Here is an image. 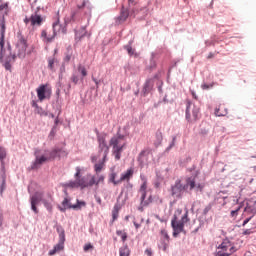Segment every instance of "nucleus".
Segmentation results:
<instances>
[{"instance_id":"f257e3e1","label":"nucleus","mask_w":256,"mask_h":256,"mask_svg":"<svg viewBox=\"0 0 256 256\" xmlns=\"http://www.w3.org/2000/svg\"><path fill=\"white\" fill-rule=\"evenodd\" d=\"M35 160L32 162L30 169L31 171H37L49 163V161H55L57 157H67V152L61 148H54L52 150H35L34 152Z\"/></svg>"},{"instance_id":"f03ea898","label":"nucleus","mask_w":256,"mask_h":256,"mask_svg":"<svg viewBox=\"0 0 256 256\" xmlns=\"http://www.w3.org/2000/svg\"><path fill=\"white\" fill-rule=\"evenodd\" d=\"M199 177V171L193 173L190 177L186 178V183H183L181 179H177L171 186L170 195L174 199H183V194L188 189L193 191L195 189V178Z\"/></svg>"},{"instance_id":"7ed1b4c3","label":"nucleus","mask_w":256,"mask_h":256,"mask_svg":"<svg viewBox=\"0 0 256 256\" xmlns=\"http://www.w3.org/2000/svg\"><path fill=\"white\" fill-rule=\"evenodd\" d=\"M185 223H189V211H186L180 221H177V215H174L171 220L173 229V237H179L180 233H185Z\"/></svg>"},{"instance_id":"20e7f679","label":"nucleus","mask_w":256,"mask_h":256,"mask_svg":"<svg viewBox=\"0 0 256 256\" xmlns=\"http://www.w3.org/2000/svg\"><path fill=\"white\" fill-rule=\"evenodd\" d=\"M74 177L78 181V187H81V189H87L95 185V176L87 174V177H81V168L79 166L76 167V173Z\"/></svg>"},{"instance_id":"39448f33","label":"nucleus","mask_w":256,"mask_h":256,"mask_svg":"<svg viewBox=\"0 0 256 256\" xmlns=\"http://www.w3.org/2000/svg\"><path fill=\"white\" fill-rule=\"evenodd\" d=\"M137 13H139V10L132 8L131 10L129 8H125L122 6L120 10V14L118 17L115 18L116 25H121L122 23H125L129 17L135 18L137 16Z\"/></svg>"},{"instance_id":"423d86ee","label":"nucleus","mask_w":256,"mask_h":256,"mask_svg":"<svg viewBox=\"0 0 256 256\" xmlns=\"http://www.w3.org/2000/svg\"><path fill=\"white\" fill-rule=\"evenodd\" d=\"M56 231L59 235V240L54 248L49 251L48 255L50 256H53L55 253H59V251H63L65 249V229L62 228V226H57Z\"/></svg>"},{"instance_id":"0eeeda50","label":"nucleus","mask_w":256,"mask_h":256,"mask_svg":"<svg viewBox=\"0 0 256 256\" xmlns=\"http://www.w3.org/2000/svg\"><path fill=\"white\" fill-rule=\"evenodd\" d=\"M199 119V107H197L193 102L187 101L186 103V120L188 123L191 121H197Z\"/></svg>"},{"instance_id":"6e6552de","label":"nucleus","mask_w":256,"mask_h":256,"mask_svg":"<svg viewBox=\"0 0 256 256\" xmlns=\"http://www.w3.org/2000/svg\"><path fill=\"white\" fill-rule=\"evenodd\" d=\"M8 7L9 3H2V1L0 0V47H4L5 45V14H3V10L8 9Z\"/></svg>"},{"instance_id":"1a4fd4ad","label":"nucleus","mask_w":256,"mask_h":256,"mask_svg":"<svg viewBox=\"0 0 256 256\" xmlns=\"http://www.w3.org/2000/svg\"><path fill=\"white\" fill-rule=\"evenodd\" d=\"M85 205H86L85 201H79V200H77L76 204L72 205L69 198L66 197L62 201V206L58 205V209L59 211H61V213H65L67 209H75L76 211H79V209H81V207H85Z\"/></svg>"},{"instance_id":"9d476101","label":"nucleus","mask_w":256,"mask_h":256,"mask_svg":"<svg viewBox=\"0 0 256 256\" xmlns=\"http://www.w3.org/2000/svg\"><path fill=\"white\" fill-rule=\"evenodd\" d=\"M97 141L99 145L98 146L99 155L102 156V160L105 161V159H107V155H109V145H107V140L105 139V135L98 134Z\"/></svg>"},{"instance_id":"9b49d317","label":"nucleus","mask_w":256,"mask_h":256,"mask_svg":"<svg viewBox=\"0 0 256 256\" xmlns=\"http://www.w3.org/2000/svg\"><path fill=\"white\" fill-rule=\"evenodd\" d=\"M43 202V194L41 192H35L33 195L30 196V205L31 209L37 215L39 213V209L37 205Z\"/></svg>"},{"instance_id":"f8f14e48","label":"nucleus","mask_w":256,"mask_h":256,"mask_svg":"<svg viewBox=\"0 0 256 256\" xmlns=\"http://www.w3.org/2000/svg\"><path fill=\"white\" fill-rule=\"evenodd\" d=\"M154 85H155V81L153 80V78L147 79L142 88V92H141L142 97H147V95H149V93L153 91Z\"/></svg>"},{"instance_id":"ddd939ff","label":"nucleus","mask_w":256,"mask_h":256,"mask_svg":"<svg viewBox=\"0 0 256 256\" xmlns=\"http://www.w3.org/2000/svg\"><path fill=\"white\" fill-rule=\"evenodd\" d=\"M140 193H142L140 201H142L143 205H149V203H153V198L151 196H149V198L147 200V182H143V184L140 187Z\"/></svg>"},{"instance_id":"4468645a","label":"nucleus","mask_w":256,"mask_h":256,"mask_svg":"<svg viewBox=\"0 0 256 256\" xmlns=\"http://www.w3.org/2000/svg\"><path fill=\"white\" fill-rule=\"evenodd\" d=\"M16 56H8L5 58H3V46H1V51H0V62L4 63V67L6 69V71H11V61H15Z\"/></svg>"},{"instance_id":"2eb2a0df","label":"nucleus","mask_w":256,"mask_h":256,"mask_svg":"<svg viewBox=\"0 0 256 256\" xmlns=\"http://www.w3.org/2000/svg\"><path fill=\"white\" fill-rule=\"evenodd\" d=\"M52 31H53V35L51 36V38H47V42L51 43V41H53L55 39V37H57V33H65V28L61 27V24H59V21L54 22L52 25Z\"/></svg>"},{"instance_id":"dca6fc26","label":"nucleus","mask_w":256,"mask_h":256,"mask_svg":"<svg viewBox=\"0 0 256 256\" xmlns=\"http://www.w3.org/2000/svg\"><path fill=\"white\" fill-rule=\"evenodd\" d=\"M78 11H83V9H86L84 12L85 15L91 16V9H93V5H91V2L89 0H83L81 4H77Z\"/></svg>"},{"instance_id":"f3484780","label":"nucleus","mask_w":256,"mask_h":256,"mask_svg":"<svg viewBox=\"0 0 256 256\" xmlns=\"http://www.w3.org/2000/svg\"><path fill=\"white\" fill-rule=\"evenodd\" d=\"M30 21L32 27H41L43 25V17L37 14V12L30 16Z\"/></svg>"},{"instance_id":"a211bd4d","label":"nucleus","mask_w":256,"mask_h":256,"mask_svg":"<svg viewBox=\"0 0 256 256\" xmlns=\"http://www.w3.org/2000/svg\"><path fill=\"white\" fill-rule=\"evenodd\" d=\"M42 203L49 213L53 211V196L48 194L46 198H42Z\"/></svg>"},{"instance_id":"6ab92c4d","label":"nucleus","mask_w":256,"mask_h":256,"mask_svg":"<svg viewBox=\"0 0 256 256\" xmlns=\"http://www.w3.org/2000/svg\"><path fill=\"white\" fill-rule=\"evenodd\" d=\"M36 91L39 101H45L47 99V85L39 86Z\"/></svg>"},{"instance_id":"aec40b11","label":"nucleus","mask_w":256,"mask_h":256,"mask_svg":"<svg viewBox=\"0 0 256 256\" xmlns=\"http://www.w3.org/2000/svg\"><path fill=\"white\" fill-rule=\"evenodd\" d=\"M133 173H134L133 168H130L126 172L122 173L120 177V183L123 181H129V179L133 177Z\"/></svg>"},{"instance_id":"412c9836","label":"nucleus","mask_w":256,"mask_h":256,"mask_svg":"<svg viewBox=\"0 0 256 256\" xmlns=\"http://www.w3.org/2000/svg\"><path fill=\"white\" fill-rule=\"evenodd\" d=\"M245 211H250V213H256V200H249Z\"/></svg>"},{"instance_id":"4be33fe9","label":"nucleus","mask_w":256,"mask_h":256,"mask_svg":"<svg viewBox=\"0 0 256 256\" xmlns=\"http://www.w3.org/2000/svg\"><path fill=\"white\" fill-rule=\"evenodd\" d=\"M125 51H127L128 55L130 57H133L135 55V49H133V40H130L127 45H124Z\"/></svg>"},{"instance_id":"5701e85b","label":"nucleus","mask_w":256,"mask_h":256,"mask_svg":"<svg viewBox=\"0 0 256 256\" xmlns=\"http://www.w3.org/2000/svg\"><path fill=\"white\" fill-rule=\"evenodd\" d=\"M163 143V133L161 130L156 131V141L154 142L155 147H159Z\"/></svg>"},{"instance_id":"b1692460","label":"nucleus","mask_w":256,"mask_h":256,"mask_svg":"<svg viewBox=\"0 0 256 256\" xmlns=\"http://www.w3.org/2000/svg\"><path fill=\"white\" fill-rule=\"evenodd\" d=\"M145 155H147V151L143 150L140 152V154L138 156V163H139L140 167L145 166Z\"/></svg>"},{"instance_id":"393cba45","label":"nucleus","mask_w":256,"mask_h":256,"mask_svg":"<svg viewBox=\"0 0 256 256\" xmlns=\"http://www.w3.org/2000/svg\"><path fill=\"white\" fill-rule=\"evenodd\" d=\"M120 256H129L131 255V251L129 250V246L124 245L119 249Z\"/></svg>"},{"instance_id":"a878e982","label":"nucleus","mask_w":256,"mask_h":256,"mask_svg":"<svg viewBox=\"0 0 256 256\" xmlns=\"http://www.w3.org/2000/svg\"><path fill=\"white\" fill-rule=\"evenodd\" d=\"M6 157H7V151L5 150V148L0 146V161H1L2 167H3V165H5V158Z\"/></svg>"},{"instance_id":"bb28decb","label":"nucleus","mask_w":256,"mask_h":256,"mask_svg":"<svg viewBox=\"0 0 256 256\" xmlns=\"http://www.w3.org/2000/svg\"><path fill=\"white\" fill-rule=\"evenodd\" d=\"M34 112L36 115H40V117H47V115H49V113L43 110L41 106H38L36 109H34Z\"/></svg>"},{"instance_id":"cd10ccee","label":"nucleus","mask_w":256,"mask_h":256,"mask_svg":"<svg viewBox=\"0 0 256 256\" xmlns=\"http://www.w3.org/2000/svg\"><path fill=\"white\" fill-rule=\"evenodd\" d=\"M63 186L68 187L70 189H77V188H79V183L76 179L75 181H70L68 183H65Z\"/></svg>"},{"instance_id":"c85d7f7f","label":"nucleus","mask_w":256,"mask_h":256,"mask_svg":"<svg viewBox=\"0 0 256 256\" xmlns=\"http://www.w3.org/2000/svg\"><path fill=\"white\" fill-rule=\"evenodd\" d=\"M1 179L2 180H1V185H0V195H1V197H3V191H5V189H7L5 175H2Z\"/></svg>"},{"instance_id":"c756f323","label":"nucleus","mask_w":256,"mask_h":256,"mask_svg":"<svg viewBox=\"0 0 256 256\" xmlns=\"http://www.w3.org/2000/svg\"><path fill=\"white\" fill-rule=\"evenodd\" d=\"M118 217H119V205L115 204L114 208L112 210V219H113V221H117Z\"/></svg>"},{"instance_id":"7c9ffc66","label":"nucleus","mask_w":256,"mask_h":256,"mask_svg":"<svg viewBox=\"0 0 256 256\" xmlns=\"http://www.w3.org/2000/svg\"><path fill=\"white\" fill-rule=\"evenodd\" d=\"M71 57H73V50L71 48H67V52L64 57L65 63H69V61H71Z\"/></svg>"},{"instance_id":"2f4dec72","label":"nucleus","mask_w":256,"mask_h":256,"mask_svg":"<svg viewBox=\"0 0 256 256\" xmlns=\"http://www.w3.org/2000/svg\"><path fill=\"white\" fill-rule=\"evenodd\" d=\"M99 183H105V176L99 175L98 179L96 176H94V185H96V187H99Z\"/></svg>"},{"instance_id":"473e14b6","label":"nucleus","mask_w":256,"mask_h":256,"mask_svg":"<svg viewBox=\"0 0 256 256\" xmlns=\"http://www.w3.org/2000/svg\"><path fill=\"white\" fill-rule=\"evenodd\" d=\"M110 145L112 147H118V146L123 145V144H121V140H119V138H115V136H114L110 140Z\"/></svg>"},{"instance_id":"72a5a7b5","label":"nucleus","mask_w":256,"mask_h":256,"mask_svg":"<svg viewBox=\"0 0 256 256\" xmlns=\"http://www.w3.org/2000/svg\"><path fill=\"white\" fill-rule=\"evenodd\" d=\"M55 61V57L48 58V69H50V71H53L55 69Z\"/></svg>"},{"instance_id":"f704fd0d","label":"nucleus","mask_w":256,"mask_h":256,"mask_svg":"<svg viewBox=\"0 0 256 256\" xmlns=\"http://www.w3.org/2000/svg\"><path fill=\"white\" fill-rule=\"evenodd\" d=\"M115 177H117V174L115 172L111 173L109 181H110V183H113L114 185H119V183H121V181L115 180Z\"/></svg>"},{"instance_id":"c9c22d12","label":"nucleus","mask_w":256,"mask_h":256,"mask_svg":"<svg viewBox=\"0 0 256 256\" xmlns=\"http://www.w3.org/2000/svg\"><path fill=\"white\" fill-rule=\"evenodd\" d=\"M91 79H92V81L95 83V89H96V91H99V85H101V81L102 80H99V79H97V78H95V75H93L92 74V76H91Z\"/></svg>"},{"instance_id":"e433bc0d","label":"nucleus","mask_w":256,"mask_h":256,"mask_svg":"<svg viewBox=\"0 0 256 256\" xmlns=\"http://www.w3.org/2000/svg\"><path fill=\"white\" fill-rule=\"evenodd\" d=\"M78 71L81 73L82 77H87V69L83 65L78 66Z\"/></svg>"},{"instance_id":"4c0bfd02","label":"nucleus","mask_w":256,"mask_h":256,"mask_svg":"<svg viewBox=\"0 0 256 256\" xmlns=\"http://www.w3.org/2000/svg\"><path fill=\"white\" fill-rule=\"evenodd\" d=\"M76 15H77V11L71 12L70 18H66V19H65V23H71V21L74 22Z\"/></svg>"},{"instance_id":"58836bf2","label":"nucleus","mask_w":256,"mask_h":256,"mask_svg":"<svg viewBox=\"0 0 256 256\" xmlns=\"http://www.w3.org/2000/svg\"><path fill=\"white\" fill-rule=\"evenodd\" d=\"M203 184H201V183H197V176L195 177V187H194V189H195V191H203Z\"/></svg>"},{"instance_id":"ea45409f","label":"nucleus","mask_w":256,"mask_h":256,"mask_svg":"<svg viewBox=\"0 0 256 256\" xmlns=\"http://www.w3.org/2000/svg\"><path fill=\"white\" fill-rule=\"evenodd\" d=\"M175 141H177V136H173V137H172V142H171L170 145L166 148V151H171V149H173V147H175Z\"/></svg>"},{"instance_id":"a19ab883","label":"nucleus","mask_w":256,"mask_h":256,"mask_svg":"<svg viewBox=\"0 0 256 256\" xmlns=\"http://www.w3.org/2000/svg\"><path fill=\"white\" fill-rule=\"evenodd\" d=\"M124 147H125V144H122L120 146H113L114 153H122Z\"/></svg>"},{"instance_id":"79ce46f5","label":"nucleus","mask_w":256,"mask_h":256,"mask_svg":"<svg viewBox=\"0 0 256 256\" xmlns=\"http://www.w3.org/2000/svg\"><path fill=\"white\" fill-rule=\"evenodd\" d=\"M4 221H5V217L3 216V209L0 208V231L3 229Z\"/></svg>"},{"instance_id":"37998d69","label":"nucleus","mask_w":256,"mask_h":256,"mask_svg":"<svg viewBox=\"0 0 256 256\" xmlns=\"http://www.w3.org/2000/svg\"><path fill=\"white\" fill-rule=\"evenodd\" d=\"M214 115L216 117H224V114L221 112V108L220 107H216L214 110Z\"/></svg>"},{"instance_id":"c03bdc74","label":"nucleus","mask_w":256,"mask_h":256,"mask_svg":"<svg viewBox=\"0 0 256 256\" xmlns=\"http://www.w3.org/2000/svg\"><path fill=\"white\" fill-rule=\"evenodd\" d=\"M94 169H95V172H96V173H100V171L103 170V162H102V163L95 164Z\"/></svg>"},{"instance_id":"a18cd8bd","label":"nucleus","mask_w":256,"mask_h":256,"mask_svg":"<svg viewBox=\"0 0 256 256\" xmlns=\"http://www.w3.org/2000/svg\"><path fill=\"white\" fill-rule=\"evenodd\" d=\"M19 43H20V45H22L26 49V47H27V40L25 38H23V36L20 37Z\"/></svg>"},{"instance_id":"49530a36","label":"nucleus","mask_w":256,"mask_h":256,"mask_svg":"<svg viewBox=\"0 0 256 256\" xmlns=\"http://www.w3.org/2000/svg\"><path fill=\"white\" fill-rule=\"evenodd\" d=\"M94 246L91 243L85 244L83 249L85 251V253H87V251H89L90 249H93Z\"/></svg>"},{"instance_id":"de8ad7c7","label":"nucleus","mask_w":256,"mask_h":256,"mask_svg":"<svg viewBox=\"0 0 256 256\" xmlns=\"http://www.w3.org/2000/svg\"><path fill=\"white\" fill-rule=\"evenodd\" d=\"M59 115H61V110L58 111L57 117L54 120L55 129H57V125H59Z\"/></svg>"},{"instance_id":"09e8293b","label":"nucleus","mask_w":256,"mask_h":256,"mask_svg":"<svg viewBox=\"0 0 256 256\" xmlns=\"http://www.w3.org/2000/svg\"><path fill=\"white\" fill-rule=\"evenodd\" d=\"M161 235L166 239V241H169V234L167 233V230H161Z\"/></svg>"},{"instance_id":"8fccbe9b","label":"nucleus","mask_w":256,"mask_h":256,"mask_svg":"<svg viewBox=\"0 0 256 256\" xmlns=\"http://www.w3.org/2000/svg\"><path fill=\"white\" fill-rule=\"evenodd\" d=\"M94 199H95L96 203H98V205H103V202L101 200V196L94 195Z\"/></svg>"},{"instance_id":"3c124183","label":"nucleus","mask_w":256,"mask_h":256,"mask_svg":"<svg viewBox=\"0 0 256 256\" xmlns=\"http://www.w3.org/2000/svg\"><path fill=\"white\" fill-rule=\"evenodd\" d=\"M128 4H129L128 9L130 11H131V9H137V8L133 7V5H135V0H128Z\"/></svg>"},{"instance_id":"603ef678","label":"nucleus","mask_w":256,"mask_h":256,"mask_svg":"<svg viewBox=\"0 0 256 256\" xmlns=\"http://www.w3.org/2000/svg\"><path fill=\"white\" fill-rule=\"evenodd\" d=\"M211 87H213V84H202L201 85V88L203 89V90H208V89H211Z\"/></svg>"},{"instance_id":"864d4df0","label":"nucleus","mask_w":256,"mask_h":256,"mask_svg":"<svg viewBox=\"0 0 256 256\" xmlns=\"http://www.w3.org/2000/svg\"><path fill=\"white\" fill-rule=\"evenodd\" d=\"M71 81L72 83H75V85H77V83H79V77L77 75H73L71 77Z\"/></svg>"},{"instance_id":"5fc2aeb1","label":"nucleus","mask_w":256,"mask_h":256,"mask_svg":"<svg viewBox=\"0 0 256 256\" xmlns=\"http://www.w3.org/2000/svg\"><path fill=\"white\" fill-rule=\"evenodd\" d=\"M41 37H43L44 39H46V41H47V39L51 38V36H47V31H46V30H43V31L41 32Z\"/></svg>"},{"instance_id":"6e6d98bb","label":"nucleus","mask_w":256,"mask_h":256,"mask_svg":"<svg viewBox=\"0 0 256 256\" xmlns=\"http://www.w3.org/2000/svg\"><path fill=\"white\" fill-rule=\"evenodd\" d=\"M239 209H241V207H238L236 210H232L231 211V216L232 217H237V213H239Z\"/></svg>"},{"instance_id":"4d7b16f0","label":"nucleus","mask_w":256,"mask_h":256,"mask_svg":"<svg viewBox=\"0 0 256 256\" xmlns=\"http://www.w3.org/2000/svg\"><path fill=\"white\" fill-rule=\"evenodd\" d=\"M209 211H211V206H206L203 210V215H207L209 213Z\"/></svg>"},{"instance_id":"13d9d810","label":"nucleus","mask_w":256,"mask_h":256,"mask_svg":"<svg viewBox=\"0 0 256 256\" xmlns=\"http://www.w3.org/2000/svg\"><path fill=\"white\" fill-rule=\"evenodd\" d=\"M153 57H154V54L152 53V59H151L150 69H154V67H157V63H155V62L153 61Z\"/></svg>"},{"instance_id":"bf43d9fd","label":"nucleus","mask_w":256,"mask_h":256,"mask_svg":"<svg viewBox=\"0 0 256 256\" xmlns=\"http://www.w3.org/2000/svg\"><path fill=\"white\" fill-rule=\"evenodd\" d=\"M145 254H146L147 256H153V251L151 250V248H147V249L145 250Z\"/></svg>"},{"instance_id":"052dcab7","label":"nucleus","mask_w":256,"mask_h":256,"mask_svg":"<svg viewBox=\"0 0 256 256\" xmlns=\"http://www.w3.org/2000/svg\"><path fill=\"white\" fill-rule=\"evenodd\" d=\"M114 137L119 139L120 141H123L125 139V135L119 134V133L116 136H114Z\"/></svg>"},{"instance_id":"680f3d73","label":"nucleus","mask_w":256,"mask_h":256,"mask_svg":"<svg viewBox=\"0 0 256 256\" xmlns=\"http://www.w3.org/2000/svg\"><path fill=\"white\" fill-rule=\"evenodd\" d=\"M114 155L116 161H119V159H121V152H114Z\"/></svg>"},{"instance_id":"e2e57ef3","label":"nucleus","mask_w":256,"mask_h":256,"mask_svg":"<svg viewBox=\"0 0 256 256\" xmlns=\"http://www.w3.org/2000/svg\"><path fill=\"white\" fill-rule=\"evenodd\" d=\"M142 203H143V200H141L140 206L138 207V211H141V212L144 211V209H143L144 207H147V205H143Z\"/></svg>"},{"instance_id":"0e129e2a","label":"nucleus","mask_w":256,"mask_h":256,"mask_svg":"<svg viewBox=\"0 0 256 256\" xmlns=\"http://www.w3.org/2000/svg\"><path fill=\"white\" fill-rule=\"evenodd\" d=\"M121 239H122L123 243H125V241H127V233L124 232V233L121 235Z\"/></svg>"},{"instance_id":"69168bd1","label":"nucleus","mask_w":256,"mask_h":256,"mask_svg":"<svg viewBox=\"0 0 256 256\" xmlns=\"http://www.w3.org/2000/svg\"><path fill=\"white\" fill-rule=\"evenodd\" d=\"M31 105H32V107H34L35 109H36L37 107H39V104H37V101H35V100H33V101L31 102Z\"/></svg>"},{"instance_id":"338daca9","label":"nucleus","mask_w":256,"mask_h":256,"mask_svg":"<svg viewBox=\"0 0 256 256\" xmlns=\"http://www.w3.org/2000/svg\"><path fill=\"white\" fill-rule=\"evenodd\" d=\"M24 23H25V25H29V23H31V18L26 17L24 19Z\"/></svg>"},{"instance_id":"774afa93","label":"nucleus","mask_w":256,"mask_h":256,"mask_svg":"<svg viewBox=\"0 0 256 256\" xmlns=\"http://www.w3.org/2000/svg\"><path fill=\"white\" fill-rule=\"evenodd\" d=\"M215 256H225V252L219 251V252L216 253Z\"/></svg>"}]
</instances>
